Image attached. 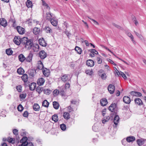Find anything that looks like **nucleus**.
<instances>
[{"label":"nucleus","instance_id":"nucleus-1","mask_svg":"<svg viewBox=\"0 0 146 146\" xmlns=\"http://www.w3.org/2000/svg\"><path fill=\"white\" fill-rule=\"evenodd\" d=\"M22 44L26 49L28 50L33 49L34 51L37 50H35V49H36L37 47H39V45L38 44H36V46H34L33 40L32 39H29L25 37L22 38Z\"/></svg>","mask_w":146,"mask_h":146},{"label":"nucleus","instance_id":"nucleus-2","mask_svg":"<svg viewBox=\"0 0 146 146\" xmlns=\"http://www.w3.org/2000/svg\"><path fill=\"white\" fill-rule=\"evenodd\" d=\"M13 40L15 44L19 45L21 43L22 44V38H21L19 36H15Z\"/></svg>","mask_w":146,"mask_h":146},{"label":"nucleus","instance_id":"nucleus-3","mask_svg":"<svg viewBox=\"0 0 146 146\" xmlns=\"http://www.w3.org/2000/svg\"><path fill=\"white\" fill-rule=\"evenodd\" d=\"M108 89L109 92L111 94H113L115 90V87L112 84H109L108 87Z\"/></svg>","mask_w":146,"mask_h":146},{"label":"nucleus","instance_id":"nucleus-4","mask_svg":"<svg viewBox=\"0 0 146 146\" xmlns=\"http://www.w3.org/2000/svg\"><path fill=\"white\" fill-rule=\"evenodd\" d=\"M16 29L18 33L21 35H23L25 33V29L22 27L17 26Z\"/></svg>","mask_w":146,"mask_h":146},{"label":"nucleus","instance_id":"nucleus-5","mask_svg":"<svg viewBox=\"0 0 146 146\" xmlns=\"http://www.w3.org/2000/svg\"><path fill=\"white\" fill-rule=\"evenodd\" d=\"M117 108V104L115 103H112L109 107L108 110L111 111H115Z\"/></svg>","mask_w":146,"mask_h":146},{"label":"nucleus","instance_id":"nucleus-6","mask_svg":"<svg viewBox=\"0 0 146 146\" xmlns=\"http://www.w3.org/2000/svg\"><path fill=\"white\" fill-rule=\"evenodd\" d=\"M28 73L30 77H33L36 74V70L34 69H29L28 71Z\"/></svg>","mask_w":146,"mask_h":146},{"label":"nucleus","instance_id":"nucleus-7","mask_svg":"<svg viewBox=\"0 0 146 146\" xmlns=\"http://www.w3.org/2000/svg\"><path fill=\"white\" fill-rule=\"evenodd\" d=\"M70 76L69 74H64L61 77V80L64 82H65L67 81H69L70 79L68 78V76Z\"/></svg>","mask_w":146,"mask_h":146},{"label":"nucleus","instance_id":"nucleus-8","mask_svg":"<svg viewBox=\"0 0 146 146\" xmlns=\"http://www.w3.org/2000/svg\"><path fill=\"white\" fill-rule=\"evenodd\" d=\"M50 21L53 26H56L57 25L58 21L54 17L50 20Z\"/></svg>","mask_w":146,"mask_h":146},{"label":"nucleus","instance_id":"nucleus-9","mask_svg":"<svg viewBox=\"0 0 146 146\" xmlns=\"http://www.w3.org/2000/svg\"><path fill=\"white\" fill-rule=\"evenodd\" d=\"M53 14L51 13L50 12L46 13V16L45 19L46 20L49 21L50 20L54 17Z\"/></svg>","mask_w":146,"mask_h":146},{"label":"nucleus","instance_id":"nucleus-10","mask_svg":"<svg viewBox=\"0 0 146 146\" xmlns=\"http://www.w3.org/2000/svg\"><path fill=\"white\" fill-rule=\"evenodd\" d=\"M39 56L42 59H44L47 56V54L44 50H41L40 52Z\"/></svg>","mask_w":146,"mask_h":146},{"label":"nucleus","instance_id":"nucleus-11","mask_svg":"<svg viewBox=\"0 0 146 146\" xmlns=\"http://www.w3.org/2000/svg\"><path fill=\"white\" fill-rule=\"evenodd\" d=\"M0 24L1 26L5 27L7 25V22L5 18H2L0 19Z\"/></svg>","mask_w":146,"mask_h":146},{"label":"nucleus","instance_id":"nucleus-12","mask_svg":"<svg viewBox=\"0 0 146 146\" xmlns=\"http://www.w3.org/2000/svg\"><path fill=\"white\" fill-rule=\"evenodd\" d=\"M108 103V102L106 98H102L100 100V104L103 106H106Z\"/></svg>","mask_w":146,"mask_h":146},{"label":"nucleus","instance_id":"nucleus-13","mask_svg":"<svg viewBox=\"0 0 146 146\" xmlns=\"http://www.w3.org/2000/svg\"><path fill=\"white\" fill-rule=\"evenodd\" d=\"M45 80L43 78H39L37 81V84L39 86L43 85L44 82Z\"/></svg>","mask_w":146,"mask_h":146},{"label":"nucleus","instance_id":"nucleus-14","mask_svg":"<svg viewBox=\"0 0 146 146\" xmlns=\"http://www.w3.org/2000/svg\"><path fill=\"white\" fill-rule=\"evenodd\" d=\"M38 42L40 45L44 47H46V46L47 44L43 38H42V39H39Z\"/></svg>","mask_w":146,"mask_h":146},{"label":"nucleus","instance_id":"nucleus-15","mask_svg":"<svg viewBox=\"0 0 146 146\" xmlns=\"http://www.w3.org/2000/svg\"><path fill=\"white\" fill-rule=\"evenodd\" d=\"M123 102L127 104H129L131 102L130 98L127 96H124L123 98Z\"/></svg>","mask_w":146,"mask_h":146},{"label":"nucleus","instance_id":"nucleus-16","mask_svg":"<svg viewBox=\"0 0 146 146\" xmlns=\"http://www.w3.org/2000/svg\"><path fill=\"white\" fill-rule=\"evenodd\" d=\"M134 101L136 104H137L139 106H141L143 104L142 101L139 98H135L134 100Z\"/></svg>","mask_w":146,"mask_h":146},{"label":"nucleus","instance_id":"nucleus-17","mask_svg":"<svg viewBox=\"0 0 146 146\" xmlns=\"http://www.w3.org/2000/svg\"><path fill=\"white\" fill-rule=\"evenodd\" d=\"M114 118L113 120L114 123L115 124V127H117L118 123L119 120V118L118 115H116L114 117Z\"/></svg>","mask_w":146,"mask_h":146},{"label":"nucleus","instance_id":"nucleus-18","mask_svg":"<svg viewBox=\"0 0 146 146\" xmlns=\"http://www.w3.org/2000/svg\"><path fill=\"white\" fill-rule=\"evenodd\" d=\"M33 56V55L31 53H30L28 56L26 58V61L28 62H31L32 61Z\"/></svg>","mask_w":146,"mask_h":146},{"label":"nucleus","instance_id":"nucleus-19","mask_svg":"<svg viewBox=\"0 0 146 146\" xmlns=\"http://www.w3.org/2000/svg\"><path fill=\"white\" fill-rule=\"evenodd\" d=\"M18 58L19 60L22 62H24L26 59V58L22 54H21L19 55Z\"/></svg>","mask_w":146,"mask_h":146},{"label":"nucleus","instance_id":"nucleus-20","mask_svg":"<svg viewBox=\"0 0 146 146\" xmlns=\"http://www.w3.org/2000/svg\"><path fill=\"white\" fill-rule=\"evenodd\" d=\"M126 140L127 142L130 143L134 141L135 140V138L133 136H130L127 137Z\"/></svg>","mask_w":146,"mask_h":146},{"label":"nucleus","instance_id":"nucleus-21","mask_svg":"<svg viewBox=\"0 0 146 146\" xmlns=\"http://www.w3.org/2000/svg\"><path fill=\"white\" fill-rule=\"evenodd\" d=\"M65 89L64 86H62L60 87L59 90V94H60L62 96L64 95V90H65Z\"/></svg>","mask_w":146,"mask_h":146},{"label":"nucleus","instance_id":"nucleus-22","mask_svg":"<svg viewBox=\"0 0 146 146\" xmlns=\"http://www.w3.org/2000/svg\"><path fill=\"white\" fill-rule=\"evenodd\" d=\"M44 68L43 65L40 60L38 62V65L37 66V68L40 70H42Z\"/></svg>","mask_w":146,"mask_h":146},{"label":"nucleus","instance_id":"nucleus-23","mask_svg":"<svg viewBox=\"0 0 146 146\" xmlns=\"http://www.w3.org/2000/svg\"><path fill=\"white\" fill-rule=\"evenodd\" d=\"M33 31L34 34L35 35H37L39 34L40 32V29L35 27L33 29Z\"/></svg>","mask_w":146,"mask_h":146},{"label":"nucleus","instance_id":"nucleus-24","mask_svg":"<svg viewBox=\"0 0 146 146\" xmlns=\"http://www.w3.org/2000/svg\"><path fill=\"white\" fill-rule=\"evenodd\" d=\"M22 80L25 83L27 82L28 80V76L27 74H24L21 77Z\"/></svg>","mask_w":146,"mask_h":146},{"label":"nucleus","instance_id":"nucleus-25","mask_svg":"<svg viewBox=\"0 0 146 146\" xmlns=\"http://www.w3.org/2000/svg\"><path fill=\"white\" fill-rule=\"evenodd\" d=\"M33 110L36 111H38L39 110L40 107L37 104H34L33 106Z\"/></svg>","mask_w":146,"mask_h":146},{"label":"nucleus","instance_id":"nucleus-26","mask_svg":"<svg viewBox=\"0 0 146 146\" xmlns=\"http://www.w3.org/2000/svg\"><path fill=\"white\" fill-rule=\"evenodd\" d=\"M36 84L34 82H33L29 85V89L31 90H34L36 88Z\"/></svg>","mask_w":146,"mask_h":146},{"label":"nucleus","instance_id":"nucleus-27","mask_svg":"<svg viewBox=\"0 0 146 146\" xmlns=\"http://www.w3.org/2000/svg\"><path fill=\"white\" fill-rule=\"evenodd\" d=\"M45 68L46 70H45L44 69L42 70L43 73L45 76L48 77L50 74L49 70L47 69L46 68Z\"/></svg>","mask_w":146,"mask_h":146},{"label":"nucleus","instance_id":"nucleus-28","mask_svg":"<svg viewBox=\"0 0 146 146\" xmlns=\"http://www.w3.org/2000/svg\"><path fill=\"white\" fill-rule=\"evenodd\" d=\"M53 105L54 108L56 109H58L59 106V104L58 102L56 101H54L53 102Z\"/></svg>","mask_w":146,"mask_h":146},{"label":"nucleus","instance_id":"nucleus-29","mask_svg":"<svg viewBox=\"0 0 146 146\" xmlns=\"http://www.w3.org/2000/svg\"><path fill=\"white\" fill-rule=\"evenodd\" d=\"M63 116L64 118L66 119H68L70 118L69 113L66 112H64Z\"/></svg>","mask_w":146,"mask_h":146},{"label":"nucleus","instance_id":"nucleus-30","mask_svg":"<svg viewBox=\"0 0 146 146\" xmlns=\"http://www.w3.org/2000/svg\"><path fill=\"white\" fill-rule=\"evenodd\" d=\"M17 72L19 74H23L24 73V70L22 68L20 67L17 69Z\"/></svg>","mask_w":146,"mask_h":146},{"label":"nucleus","instance_id":"nucleus-31","mask_svg":"<svg viewBox=\"0 0 146 146\" xmlns=\"http://www.w3.org/2000/svg\"><path fill=\"white\" fill-rule=\"evenodd\" d=\"M26 5L28 8H31L32 7V2L29 0H27L26 3Z\"/></svg>","mask_w":146,"mask_h":146},{"label":"nucleus","instance_id":"nucleus-32","mask_svg":"<svg viewBox=\"0 0 146 146\" xmlns=\"http://www.w3.org/2000/svg\"><path fill=\"white\" fill-rule=\"evenodd\" d=\"M49 104V103L46 100H44L42 103V106L46 108L48 107Z\"/></svg>","mask_w":146,"mask_h":146},{"label":"nucleus","instance_id":"nucleus-33","mask_svg":"<svg viewBox=\"0 0 146 146\" xmlns=\"http://www.w3.org/2000/svg\"><path fill=\"white\" fill-rule=\"evenodd\" d=\"M6 52L8 55H11L13 53V51L11 48H9L6 50Z\"/></svg>","mask_w":146,"mask_h":146},{"label":"nucleus","instance_id":"nucleus-34","mask_svg":"<svg viewBox=\"0 0 146 146\" xmlns=\"http://www.w3.org/2000/svg\"><path fill=\"white\" fill-rule=\"evenodd\" d=\"M36 91L39 94H40L41 92L43 91V88H41L39 86H38L36 88Z\"/></svg>","mask_w":146,"mask_h":146},{"label":"nucleus","instance_id":"nucleus-35","mask_svg":"<svg viewBox=\"0 0 146 146\" xmlns=\"http://www.w3.org/2000/svg\"><path fill=\"white\" fill-rule=\"evenodd\" d=\"M52 119L55 122H57L58 120V117L57 115L54 114L52 116Z\"/></svg>","mask_w":146,"mask_h":146},{"label":"nucleus","instance_id":"nucleus-36","mask_svg":"<svg viewBox=\"0 0 146 146\" xmlns=\"http://www.w3.org/2000/svg\"><path fill=\"white\" fill-rule=\"evenodd\" d=\"M44 30L46 33H50L52 31V29L48 27H45Z\"/></svg>","mask_w":146,"mask_h":146},{"label":"nucleus","instance_id":"nucleus-37","mask_svg":"<svg viewBox=\"0 0 146 146\" xmlns=\"http://www.w3.org/2000/svg\"><path fill=\"white\" fill-rule=\"evenodd\" d=\"M75 50L78 54H81L82 52V50L79 47L76 46L75 48Z\"/></svg>","mask_w":146,"mask_h":146},{"label":"nucleus","instance_id":"nucleus-38","mask_svg":"<svg viewBox=\"0 0 146 146\" xmlns=\"http://www.w3.org/2000/svg\"><path fill=\"white\" fill-rule=\"evenodd\" d=\"M98 52L95 49H92V57L94 56L95 54H97Z\"/></svg>","mask_w":146,"mask_h":146},{"label":"nucleus","instance_id":"nucleus-39","mask_svg":"<svg viewBox=\"0 0 146 146\" xmlns=\"http://www.w3.org/2000/svg\"><path fill=\"white\" fill-rule=\"evenodd\" d=\"M60 127L62 130L64 131L66 129V126L65 124L62 123L60 125Z\"/></svg>","mask_w":146,"mask_h":146},{"label":"nucleus","instance_id":"nucleus-40","mask_svg":"<svg viewBox=\"0 0 146 146\" xmlns=\"http://www.w3.org/2000/svg\"><path fill=\"white\" fill-rule=\"evenodd\" d=\"M137 144L139 146H141L143 144V142L141 139H138L137 140Z\"/></svg>","mask_w":146,"mask_h":146},{"label":"nucleus","instance_id":"nucleus-41","mask_svg":"<svg viewBox=\"0 0 146 146\" xmlns=\"http://www.w3.org/2000/svg\"><path fill=\"white\" fill-rule=\"evenodd\" d=\"M7 141L9 143H14L15 139L12 138H10L9 137L8 138Z\"/></svg>","mask_w":146,"mask_h":146},{"label":"nucleus","instance_id":"nucleus-42","mask_svg":"<svg viewBox=\"0 0 146 146\" xmlns=\"http://www.w3.org/2000/svg\"><path fill=\"white\" fill-rule=\"evenodd\" d=\"M43 92L44 94L49 95L50 94L51 91L49 89H47L46 90H43Z\"/></svg>","mask_w":146,"mask_h":146},{"label":"nucleus","instance_id":"nucleus-43","mask_svg":"<svg viewBox=\"0 0 146 146\" xmlns=\"http://www.w3.org/2000/svg\"><path fill=\"white\" fill-rule=\"evenodd\" d=\"M91 59H89L86 61V65L88 67H91Z\"/></svg>","mask_w":146,"mask_h":146},{"label":"nucleus","instance_id":"nucleus-44","mask_svg":"<svg viewBox=\"0 0 146 146\" xmlns=\"http://www.w3.org/2000/svg\"><path fill=\"white\" fill-rule=\"evenodd\" d=\"M85 73L87 75L91 76V70L88 69L86 70Z\"/></svg>","mask_w":146,"mask_h":146},{"label":"nucleus","instance_id":"nucleus-45","mask_svg":"<svg viewBox=\"0 0 146 146\" xmlns=\"http://www.w3.org/2000/svg\"><path fill=\"white\" fill-rule=\"evenodd\" d=\"M27 138L26 137H23L20 140V143H22V142H24V141L27 142Z\"/></svg>","mask_w":146,"mask_h":146},{"label":"nucleus","instance_id":"nucleus-46","mask_svg":"<svg viewBox=\"0 0 146 146\" xmlns=\"http://www.w3.org/2000/svg\"><path fill=\"white\" fill-rule=\"evenodd\" d=\"M17 109L19 111H21L23 110V108L21 104H19L17 107Z\"/></svg>","mask_w":146,"mask_h":146},{"label":"nucleus","instance_id":"nucleus-47","mask_svg":"<svg viewBox=\"0 0 146 146\" xmlns=\"http://www.w3.org/2000/svg\"><path fill=\"white\" fill-rule=\"evenodd\" d=\"M26 96V94L25 93L24 94H21L19 95V97L20 98L22 99H25Z\"/></svg>","mask_w":146,"mask_h":146},{"label":"nucleus","instance_id":"nucleus-48","mask_svg":"<svg viewBox=\"0 0 146 146\" xmlns=\"http://www.w3.org/2000/svg\"><path fill=\"white\" fill-rule=\"evenodd\" d=\"M70 80L69 81H68L67 83H66L64 86L65 89L68 88H70Z\"/></svg>","mask_w":146,"mask_h":146},{"label":"nucleus","instance_id":"nucleus-49","mask_svg":"<svg viewBox=\"0 0 146 146\" xmlns=\"http://www.w3.org/2000/svg\"><path fill=\"white\" fill-rule=\"evenodd\" d=\"M22 86L21 85H19L16 87V89L19 92H21L22 91Z\"/></svg>","mask_w":146,"mask_h":146},{"label":"nucleus","instance_id":"nucleus-50","mask_svg":"<svg viewBox=\"0 0 146 146\" xmlns=\"http://www.w3.org/2000/svg\"><path fill=\"white\" fill-rule=\"evenodd\" d=\"M104 48L105 49H106V50H108L109 52H111V53H112L113 55H114L117 58H118V57H117L107 47H106V46H104Z\"/></svg>","mask_w":146,"mask_h":146},{"label":"nucleus","instance_id":"nucleus-51","mask_svg":"<svg viewBox=\"0 0 146 146\" xmlns=\"http://www.w3.org/2000/svg\"><path fill=\"white\" fill-rule=\"evenodd\" d=\"M29 115V113L27 111L24 112L23 113V116L25 117H27Z\"/></svg>","mask_w":146,"mask_h":146},{"label":"nucleus","instance_id":"nucleus-52","mask_svg":"<svg viewBox=\"0 0 146 146\" xmlns=\"http://www.w3.org/2000/svg\"><path fill=\"white\" fill-rule=\"evenodd\" d=\"M120 73V74H121L122 76V77L125 79H127V77L126 75L123 72L120 71L119 72Z\"/></svg>","mask_w":146,"mask_h":146},{"label":"nucleus","instance_id":"nucleus-53","mask_svg":"<svg viewBox=\"0 0 146 146\" xmlns=\"http://www.w3.org/2000/svg\"><path fill=\"white\" fill-rule=\"evenodd\" d=\"M111 112L112 113L110 115L111 117H113L114 115H116L117 112L115 111H113Z\"/></svg>","mask_w":146,"mask_h":146},{"label":"nucleus","instance_id":"nucleus-54","mask_svg":"<svg viewBox=\"0 0 146 146\" xmlns=\"http://www.w3.org/2000/svg\"><path fill=\"white\" fill-rule=\"evenodd\" d=\"M101 78L102 80H105L107 77V76L106 75V74L105 73L103 74H102L101 76Z\"/></svg>","mask_w":146,"mask_h":146},{"label":"nucleus","instance_id":"nucleus-55","mask_svg":"<svg viewBox=\"0 0 146 146\" xmlns=\"http://www.w3.org/2000/svg\"><path fill=\"white\" fill-rule=\"evenodd\" d=\"M13 133L15 135H18V130L16 129H14L13 131Z\"/></svg>","mask_w":146,"mask_h":146},{"label":"nucleus","instance_id":"nucleus-56","mask_svg":"<svg viewBox=\"0 0 146 146\" xmlns=\"http://www.w3.org/2000/svg\"><path fill=\"white\" fill-rule=\"evenodd\" d=\"M113 25L115 27H116L117 28L119 29H121V27L120 26L117 25L114 23H113Z\"/></svg>","mask_w":146,"mask_h":146},{"label":"nucleus","instance_id":"nucleus-57","mask_svg":"<svg viewBox=\"0 0 146 146\" xmlns=\"http://www.w3.org/2000/svg\"><path fill=\"white\" fill-rule=\"evenodd\" d=\"M21 145H20L21 146H27L28 145V142L24 141V142H22Z\"/></svg>","mask_w":146,"mask_h":146},{"label":"nucleus","instance_id":"nucleus-58","mask_svg":"<svg viewBox=\"0 0 146 146\" xmlns=\"http://www.w3.org/2000/svg\"><path fill=\"white\" fill-rule=\"evenodd\" d=\"M54 94L56 95H57L58 94H59V90H55L53 91Z\"/></svg>","mask_w":146,"mask_h":146},{"label":"nucleus","instance_id":"nucleus-59","mask_svg":"<svg viewBox=\"0 0 146 146\" xmlns=\"http://www.w3.org/2000/svg\"><path fill=\"white\" fill-rule=\"evenodd\" d=\"M97 60L98 61V63L100 64L102 63V60L100 58L98 57H97Z\"/></svg>","mask_w":146,"mask_h":146},{"label":"nucleus","instance_id":"nucleus-60","mask_svg":"<svg viewBox=\"0 0 146 146\" xmlns=\"http://www.w3.org/2000/svg\"><path fill=\"white\" fill-rule=\"evenodd\" d=\"M135 96H138L139 97L141 96H142V94L141 93L139 92H135Z\"/></svg>","mask_w":146,"mask_h":146},{"label":"nucleus","instance_id":"nucleus-61","mask_svg":"<svg viewBox=\"0 0 146 146\" xmlns=\"http://www.w3.org/2000/svg\"><path fill=\"white\" fill-rule=\"evenodd\" d=\"M134 33H135V35L139 38H141V35L139 34V33L136 32L135 31H134Z\"/></svg>","mask_w":146,"mask_h":146},{"label":"nucleus","instance_id":"nucleus-62","mask_svg":"<svg viewBox=\"0 0 146 146\" xmlns=\"http://www.w3.org/2000/svg\"><path fill=\"white\" fill-rule=\"evenodd\" d=\"M92 21L94 23L95 25H99V23H98V22H97V21H96L92 19Z\"/></svg>","mask_w":146,"mask_h":146},{"label":"nucleus","instance_id":"nucleus-63","mask_svg":"<svg viewBox=\"0 0 146 146\" xmlns=\"http://www.w3.org/2000/svg\"><path fill=\"white\" fill-rule=\"evenodd\" d=\"M44 6L46 7V8L47 9H48L49 10H50V7L48 5L47 3H45V5Z\"/></svg>","mask_w":146,"mask_h":146},{"label":"nucleus","instance_id":"nucleus-64","mask_svg":"<svg viewBox=\"0 0 146 146\" xmlns=\"http://www.w3.org/2000/svg\"><path fill=\"white\" fill-rule=\"evenodd\" d=\"M27 146H34V145L32 142H28Z\"/></svg>","mask_w":146,"mask_h":146}]
</instances>
